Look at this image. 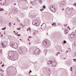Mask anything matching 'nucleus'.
I'll list each match as a JSON object with an SVG mask.
<instances>
[{
    "label": "nucleus",
    "mask_w": 76,
    "mask_h": 76,
    "mask_svg": "<svg viewBox=\"0 0 76 76\" xmlns=\"http://www.w3.org/2000/svg\"><path fill=\"white\" fill-rule=\"evenodd\" d=\"M43 44L46 47H49L50 45H51V42L49 40H45L43 42Z\"/></svg>",
    "instance_id": "f257e3e1"
},
{
    "label": "nucleus",
    "mask_w": 76,
    "mask_h": 76,
    "mask_svg": "<svg viewBox=\"0 0 76 76\" xmlns=\"http://www.w3.org/2000/svg\"><path fill=\"white\" fill-rule=\"evenodd\" d=\"M10 45L14 48L16 49L18 48V45L16 43H14L13 42H11L10 43Z\"/></svg>",
    "instance_id": "f03ea898"
},
{
    "label": "nucleus",
    "mask_w": 76,
    "mask_h": 76,
    "mask_svg": "<svg viewBox=\"0 0 76 76\" xmlns=\"http://www.w3.org/2000/svg\"><path fill=\"white\" fill-rule=\"evenodd\" d=\"M48 64L49 66H53V67H56V62H53L52 61H48Z\"/></svg>",
    "instance_id": "7ed1b4c3"
},
{
    "label": "nucleus",
    "mask_w": 76,
    "mask_h": 76,
    "mask_svg": "<svg viewBox=\"0 0 76 76\" xmlns=\"http://www.w3.org/2000/svg\"><path fill=\"white\" fill-rule=\"evenodd\" d=\"M40 52L41 50L39 49H37L34 51V54L36 55H37L40 53Z\"/></svg>",
    "instance_id": "20e7f679"
},
{
    "label": "nucleus",
    "mask_w": 76,
    "mask_h": 76,
    "mask_svg": "<svg viewBox=\"0 0 76 76\" xmlns=\"http://www.w3.org/2000/svg\"><path fill=\"white\" fill-rule=\"evenodd\" d=\"M58 4L60 7H64V4L63 1H61L60 2H58Z\"/></svg>",
    "instance_id": "39448f33"
},
{
    "label": "nucleus",
    "mask_w": 76,
    "mask_h": 76,
    "mask_svg": "<svg viewBox=\"0 0 76 76\" xmlns=\"http://www.w3.org/2000/svg\"><path fill=\"white\" fill-rule=\"evenodd\" d=\"M37 20H34L33 22V23H32L33 25H35L36 26H38V24H37Z\"/></svg>",
    "instance_id": "423d86ee"
},
{
    "label": "nucleus",
    "mask_w": 76,
    "mask_h": 76,
    "mask_svg": "<svg viewBox=\"0 0 76 76\" xmlns=\"http://www.w3.org/2000/svg\"><path fill=\"white\" fill-rule=\"evenodd\" d=\"M50 10L52 12H55V11H54V10H55V8L54 7L53 8V6L52 5L50 6Z\"/></svg>",
    "instance_id": "0eeeda50"
},
{
    "label": "nucleus",
    "mask_w": 76,
    "mask_h": 76,
    "mask_svg": "<svg viewBox=\"0 0 76 76\" xmlns=\"http://www.w3.org/2000/svg\"><path fill=\"white\" fill-rule=\"evenodd\" d=\"M0 47L1 48H4V47H6V46L3 44V42H2L0 45Z\"/></svg>",
    "instance_id": "6e6552de"
},
{
    "label": "nucleus",
    "mask_w": 76,
    "mask_h": 76,
    "mask_svg": "<svg viewBox=\"0 0 76 76\" xmlns=\"http://www.w3.org/2000/svg\"><path fill=\"white\" fill-rule=\"evenodd\" d=\"M66 11L67 14L68 15H69L70 14V10H69V9H68V8H66Z\"/></svg>",
    "instance_id": "1a4fd4ad"
},
{
    "label": "nucleus",
    "mask_w": 76,
    "mask_h": 76,
    "mask_svg": "<svg viewBox=\"0 0 76 76\" xmlns=\"http://www.w3.org/2000/svg\"><path fill=\"white\" fill-rule=\"evenodd\" d=\"M64 33L65 34H66L68 33V32H69V31L68 30H67V28H65L64 29Z\"/></svg>",
    "instance_id": "9d476101"
},
{
    "label": "nucleus",
    "mask_w": 76,
    "mask_h": 76,
    "mask_svg": "<svg viewBox=\"0 0 76 76\" xmlns=\"http://www.w3.org/2000/svg\"><path fill=\"white\" fill-rule=\"evenodd\" d=\"M72 35V37L73 38H75L76 36V34L74 32H72L71 34Z\"/></svg>",
    "instance_id": "9b49d317"
},
{
    "label": "nucleus",
    "mask_w": 76,
    "mask_h": 76,
    "mask_svg": "<svg viewBox=\"0 0 76 76\" xmlns=\"http://www.w3.org/2000/svg\"><path fill=\"white\" fill-rule=\"evenodd\" d=\"M5 3H6V2H5V1H2L1 2L0 1V4H1L2 6H4V4H5Z\"/></svg>",
    "instance_id": "f8f14e48"
},
{
    "label": "nucleus",
    "mask_w": 76,
    "mask_h": 76,
    "mask_svg": "<svg viewBox=\"0 0 76 76\" xmlns=\"http://www.w3.org/2000/svg\"><path fill=\"white\" fill-rule=\"evenodd\" d=\"M43 52L45 53V54H46L47 53V50L46 49H45L44 50Z\"/></svg>",
    "instance_id": "ddd939ff"
},
{
    "label": "nucleus",
    "mask_w": 76,
    "mask_h": 76,
    "mask_svg": "<svg viewBox=\"0 0 76 76\" xmlns=\"http://www.w3.org/2000/svg\"><path fill=\"white\" fill-rule=\"evenodd\" d=\"M38 1H39V3L40 4H42V0H39Z\"/></svg>",
    "instance_id": "4468645a"
},
{
    "label": "nucleus",
    "mask_w": 76,
    "mask_h": 76,
    "mask_svg": "<svg viewBox=\"0 0 76 76\" xmlns=\"http://www.w3.org/2000/svg\"><path fill=\"white\" fill-rule=\"evenodd\" d=\"M20 26H21V28H23V27H24L23 26L21 23L20 24Z\"/></svg>",
    "instance_id": "2eb2a0df"
},
{
    "label": "nucleus",
    "mask_w": 76,
    "mask_h": 76,
    "mask_svg": "<svg viewBox=\"0 0 76 76\" xmlns=\"http://www.w3.org/2000/svg\"><path fill=\"white\" fill-rule=\"evenodd\" d=\"M56 24V23H53L52 24V26H54V25H55Z\"/></svg>",
    "instance_id": "dca6fc26"
},
{
    "label": "nucleus",
    "mask_w": 76,
    "mask_h": 76,
    "mask_svg": "<svg viewBox=\"0 0 76 76\" xmlns=\"http://www.w3.org/2000/svg\"><path fill=\"white\" fill-rule=\"evenodd\" d=\"M4 9H2L1 8H0V11H4Z\"/></svg>",
    "instance_id": "f3484780"
},
{
    "label": "nucleus",
    "mask_w": 76,
    "mask_h": 76,
    "mask_svg": "<svg viewBox=\"0 0 76 76\" xmlns=\"http://www.w3.org/2000/svg\"><path fill=\"white\" fill-rule=\"evenodd\" d=\"M4 72V71L2 70V69H1V68H0V72Z\"/></svg>",
    "instance_id": "a211bd4d"
},
{
    "label": "nucleus",
    "mask_w": 76,
    "mask_h": 76,
    "mask_svg": "<svg viewBox=\"0 0 76 76\" xmlns=\"http://www.w3.org/2000/svg\"><path fill=\"white\" fill-rule=\"evenodd\" d=\"M6 27H5L4 28H2V30H5L6 29Z\"/></svg>",
    "instance_id": "6ab92c4d"
},
{
    "label": "nucleus",
    "mask_w": 76,
    "mask_h": 76,
    "mask_svg": "<svg viewBox=\"0 0 76 76\" xmlns=\"http://www.w3.org/2000/svg\"><path fill=\"white\" fill-rule=\"evenodd\" d=\"M11 23L10 22L9 23V26H10H10H11Z\"/></svg>",
    "instance_id": "aec40b11"
},
{
    "label": "nucleus",
    "mask_w": 76,
    "mask_h": 76,
    "mask_svg": "<svg viewBox=\"0 0 76 76\" xmlns=\"http://www.w3.org/2000/svg\"><path fill=\"white\" fill-rule=\"evenodd\" d=\"M37 35V33L35 32L33 34V35Z\"/></svg>",
    "instance_id": "412c9836"
},
{
    "label": "nucleus",
    "mask_w": 76,
    "mask_h": 76,
    "mask_svg": "<svg viewBox=\"0 0 76 76\" xmlns=\"http://www.w3.org/2000/svg\"><path fill=\"white\" fill-rule=\"evenodd\" d=\"M68 51H71V49H70V48H69L68 49Z\"/></svg>",
    "instance_id": "4be33fe9"
},
{
    "label": "nucleus",
    "mask_w": 76,
    "mask_h": 76,
    "mask_svg": "<svg viewBox=\"0 0 76 76\" xmlns=\"http://www.w3.org/2000/svg\"><path fill=\"white\" fill-rule=\"evenodd\" d=\"M35 31V32H36V34L37 33H38V32H39V31Z\"/></svg>",
    "instance_id": "5701e85b"
},
{
    "label": "nucleus",
    "mask_w": 76,
    "mask_h": 76,
    "mask_svg": "<svg viewBox=\"0 0 76 76\" xmlns=\"http://www.w3.org/2000/svg\"><path fill=\"white\" fill-rule=\"evenodd\" d=\"M43 9H45V6L44 5L43 6Z\"/></svg>",
    "instance_id": "b1692460"
},
{
    "label": "nucleus",
    "mask_w": 76,
    "mask_h": 76,
    "mask_svg": "<svg viewBox=\"0 0 76 76\" xmlns=\"http://www.w3.org/2000/svg\"><path fill=\"white\" fill-rule=\"evenodd\" d=\"M58 54H60V52L57 53L56 54V56H58Z\"/></svg>",
    "instance_id": "393cba45"
},
{
    "label": "nucleus",
    "mask_w": 76,
    "mask_h": 76,
    "mask_svg": "<svg viewBox=\"0 0 76 76\" xmlns=\"http://www.w3.org/2000/svg\"><path fill=\"white\" fill-rule=\"evenodd\" d=\"M76 59H73V60L75 61V62H76Z\"/></svg>",
    "instance_id": "a878e982"
},
{
    "label": "nucleus",
    "mask_w": 76,
    "mask_h": 76,
    "mask_svg": "<svg viewBox=\"0 0 76 76\" xmlns=\"http://www.w3.org/2000/svg\"><path fill=\"white\" fill-rule=\"evenodd\" d=\"M64 44H66V41L64 40Z\"/></svg>",
    "instance_id": "bb28decb"
},
{
    "label": "nucleus",
    "mask_w": 76,
    "mask_h": 76,
    "mask_svg": "<svg viewBox=\"0 0 76 76\" xmlns=\"http://www.w3.org/2000/svg\"><path fill=\"white\" fill-rule=\"evenodd\" d=\"M74 45L76 46V42H75L74 43Z\"/></svg>",
    "instance_id": "cd10ccee"
},
{
    "label": "nucleus",
    "mask_w": 76,
    "mask_h": 76,
    "mask_svg": "<svg viewBox=\"0 0 76 76\" xmlns=\"http://www.w3.org/2000/svg\"><path fill=\"white\" fill-rule=\"evenodd\" d=\"M44 29H45V28H46V25H45L44 27L43 28Z\"/></svg>",
    "instance_id": "c85d7f7f"
},
{
    "label": "nucleus",
    "mask_w": 76,
    "mask_h": 76,
    "mask_svg": "<svg viewBox=\"0 0 76 76\" xmlns=\"http://www.w3.org/2000/svg\"><path fill=\"white\" fill-rule=\"evenodd\" d=\"M17 21L18 22H20V20L19 19H17Z\"/></svg>",
    "instance_id": "c756f323"
},
{
    "label": "nucleus",
    "mask_w": 76,
    "mask_h": 76,
    "mask_svg": "<svg viewBox=\"0 0 76 76\" xmlns=\"http://www.w3.org/2000/svg\"><path fill=\"white\" fill-rule=\"evenodd\" d=\"M17 36H18V37H19L21 35L20 34H17Z\"/></svg>",
    "instance_id": "7c9ffc66"
},
{
    "label": "nucleus",
    "mask_w": 76,
    "mask_h": 76,
    "mask_svg": "<svg viewBox=\"0 0 76 76\" xmlns=\"http://www.w3.org/2000/svg\"><path fill=\"white\" fill-rule=\"evenodd\" d=\"M76 3H75V4H73V6H75L76 7Z\"/></svg>",
    "instance_id": "2f4dec72"
},
{
    "label": "nucleus",
    "mask_w": 76,
    "mask_h": 76,
    "mask_svg": "<svg viewBox=\"0 0 76 76\" xmlns=\"http://www.w3.org/2000/svg\"><path fill=\"white\" fill-rule=\"evenodd\" d=\"M17 29L18 30H20V28H17Z\"/></svg>",
    "instance_id": "473e14b6"
},
{
    "label": "nucleus",
    "mask_w": 76,
    "mask_h": 76,
    "mask_svg": "<svg viewBox=\"0 0 76 76\" xmlns=\"http://www.w3.org/2000/svg\"><path fill=\"white\" fill-rule=\"evenodd\" d=\"M3 34H1V37H3Z\"/></svg>",
    "instance_id": "72a5a7b5"
},
{
    "label": "nucleus",
    "mask_w": 76,
    "mask_h": 76,
    "mask_svg": "<svg viewBox=\"0 0 76 76\" xmlns=\"http://www.w3.org/2000/svg\"><path fill=\"white\" fill-rule=\"evenodd\" d=\"M4 64H3L1 65L2 67H4Z\"/></svg>",
    "instance_id": "f704fd0d"
},
{
    "label": "nucleus",
    "mask_w": 76,
    "mask_h": 76,
    "mask_svg": "<svg viewBox=\"0 0 76 76\" xmlns=\"http://www.w3.org/2000/svg\"><path fill=\"white\" fill-rule=\"evenodd\" d=\"M0 53H1H1H2V50H1Z\"/></svg>",
    "instance_id": "c9c22d12"
},
{
    "label": "nucleus",
    "mask_w": 76,
    "mask_h": 76,
    "mask_svg": "<svg viewBox=\"0 0 76 76\" xmlns=\"http://www.w3.org/2000/svg\"><path fill=\"white\" fill-rule=\"evenodd\" d=\"M18 2H20V1H19V0H18Z\"/></svg>",
    "instance_id": "e433bc0d"
},
{
    "label": "nucleus",
    "mask_w": 76,
    "mask_h": 76,
    "mask_svg": "<svg viewBox=\"0 0 76 76\" xmlns=\"http://www.w3.org/2000/svg\"><path fill=\"white\" fill-rule=\"evenodd\" d=\"M31 72H32V71H31V70H30V73H31Z\"/></svg>",
    "instance_id": "4c0bfd02"
},
{
    "label": "nucleus",
    "mask_w": 76,
    "mask_h": 76,
    "mask_svg": "<svg viewBox=\"0 0 76 76\" xmlns=\"http://www.w3.org/2000/svg\"><path fill=\"white\" fill-rule=\"evenodd\" d=\"M31 3H32V5H34V4H32V3H33V2H31Z\"/></svg>",
    "instance_id": "58836bf2"
},
{
    "label": "nucleus",
    "mask_w": 76,
    "mask_h": 76,
    "mask_svg": "<svg viewBox=\"0 0 76 76\" xmlns=\"http://www.w3.org/2000/svg\"><path fill=\"white\" fill-rule=\"evenodd\" d=\"M13 32L14 33H16V31H13Z\"/></svg>",
    "instance_id": "ea45409f"
},
{
    "label": "nucleus",
    "mask_w": 76,
    "mask_h": 76,
    "mask_svg": "<svg viewBox=\"0 0 76 76\" xmlns=\"http://www.w3.org/2000/svg\"><path fill=\"white\" fill-rule=\"evenodd\" d=\"M28 44H29V45H31V43H30V42H29L28 43Z\"/></svg>",
    "instance_id": "a19ab883"
},
{
    "label": "nucleus",
    "mask_w": 76,
    "mask_h": 76,
    "mask_svg": "<svg viewBox=\"0 0 76 76\" xmlns=\"http://www.w3.org/2000/svg\"><path fill=\"white\" fill-rule=\"evenodd\" d=\"M23 1H27V0H23Z\"/></svg>",
    "instance_id": "79ce46f5"
},
{
    "label": "nucleus",
    "mask_w": 76,
    "mask_h": 76,
    "mask_svg": "<svg viewBox=\"0 0 76 76\" xmlns=\"http://www.w3.org/2000/svg\"><path fill=\"white\" fill-rule=\"evenodd\" d=\"M40 10L41 11V12H42V10L40 9Z\"/></svg>",
    "instance_id": "37998d69"
},
{
    "label": "nucleus",
    "mask_w": 76,
    "mask_h": 76,
    "mask_svg": "<svg viewBox=\"0 0 76 76\" xmlns=\"http://www.w3.org/2000/svg\"><path fill=\"white\" fill-rule=\"evenodd\" d=\"M72 76H76V75H74V76L72 75Z\"/></svg>",
    "instance_id": "c03bdc74"
},
{
    "label": "nucleus",
    "mask_w": 76,
    "mask_h": 76,
    "mask_svg": "<svg viewBox=\"0 0 76 76\" xmlns=\"http://www.w3.org/2000/svg\"><path fill=\"white\" fill-rule=\"evenodd\" d=\"M71 69H72L73 68H72V67H71Z\"/></svg>",
    "instance_id": "a18cd8bd"
},
{
    "label": "nucleus",
    "mask_w": 76,
    "mask_h": 76,
    "mask_svg": "<svg viewBox=\"0 0 76 76\" xmlns=\"http://www.w3.org/2000/svg\"><path fill=\"white\" fill-rule=\"evenodd\" d=\"M29 38H31V36H29Z\"/></svg>",
    "instance_id": "49530a36"
},
{
    "label": "nucleus",
    "mask_w": 76,
    "mask_h": 76,
    "mask_svg": "<svg viewBox=\"0 0 76 76\" xmlns=\"http://www.w3.org/2000/svg\"><path fill=\"white\" fill-rule=\"evenodd\" d=\"M13 25H15V23H14L13 24Z\"/></svg>",
    "instance_id": "de8ad7c7"
},
{
    "label": "nucleus",
    "mask_w": 76,
    "mask_h": 76,
    "mask_svg": "<svg viewBox=\"0 0 76 76\" xmlns=\"http://www.w3.org/2000/svg\"><path fill=\"white\" fill-rule=\"evenodd\" d=\"M28 30H29V29H27V31H28Z\"/></svg>",
    "instance_id": "09e8293b"
},
{
    "label": "nucleus",
    "mask_w": 76,
    "mask_h": 76,
    "mask_svg": "<svg viewBox=\"0 0 76 76\" xmlns=\"http://www.w3.org/2000/svg\"><path fill=\"white\" fill-rule=\"evenodd\" d=\"M2 64V61H1V63H0L1 64Z\"/></svg>",
    "instance_id": "8fccbe9b"
},
{
    "label": "nucleus",
    "mask_w": 76,
    "mask_h": 76,
    "mask_svg": "<svg viewBox=\"0 0 76 76\" xmlns=\"http://www.w3.org/2000/svg\"><path fill=\"white\" fill-rule=\"evenodd\" d=\"M16 4H14V5H16Z\"/></svg>",
    "instance_id": "3c124183"
},
{
    "label": "nucleus",
    "mask_w": 76,
    "mask_h": 76,
    "mask_svg": "<svg viewBox=\"0 0 76 76\" xmlns=\"http://www.w3.org/2000/svg\"><path fill=\"white\" fill-rule=\"evenodd\" d=\"M62 10H64V8H63L62 9Z\"/></svg>",
    "instance_id": "603ef678"
},
{
    "label": "nucleus",
    "mask_w": 76,
    "mask_h": 76,
    "mask_svg": "<svg viewBox=\"0 0 76 76\" xmlns=\"http://www.w3.org/2000/svg\"><path fill=\"white\" fill-rule=\"evenodd\" d=\"M28 40L29 41H30L29 39V38H28Z\"/></svg>",
    "instance_id": "864d4df0"
},
{
    "label": "nucleus",
    "mask_w": 76,
    "mask_h": 76,
    "mask_svg": "<svg viewBox=\"0 0 76 76\" xmlns=\"http://www.w3.org/2000/svg\"><path fill=\"white\" fill-rule=\"evenodd\" d=\"M42 10H44V9H42Z\"/></svg>",
    "instance_id": "5fc2aeb1"
},
{
    "label": "nucleus",
    "mask_w": 76,
    "mask_h": 76,
    "mask_svg": "<svg viewBox=\"0 0 76 76\" xmlns=\"http://www.w3.org/2000/svg\"><path fill=\"white\" fill-rule=\"evenodd\" d=\"M68 28H69V26H68Z\"/></svg>",
    "instance_id": "6e6d98bb"
},
{
    "label": "nucleus",
    "mask_w": 76,
    "mask_h": 76,
    "mask_svg": "<svg viewBox=\"0 0 76 76\" xmlns=\"http://www.w3.org/2000/svg\"><path fill=\"white\" fill-rule=\"evenodd\" d=\"M20 41H22V39H20Z\"/></svg>",
    "instance_id": "4d7b16f0"
},
{
    "label": "nucleus",
    "mask_w": 76,
    "mask_h": 76,
    "mask_svg": "<svg viewBox=\"0 0 76 76\" xmlns=\"http://www.w3.org/2000/svg\"><path fill=\"white\" fill-rule=\"evenodd\" d=\"M66 52L67 53H68V51H66Z\"/></svg>",
    "instance_id": "13d9d810"
},
{
    "label": "nucleus",
    "mask_w": 76,
    "mask_h": 76,
    "mask_svg": "<svg viewBox=\"0 0 76 76\" xmlns=\"http://www.w3.org/2000/svg\"><path fill=\"white\" fill-rule=\"evenodd\" d=\"M16 34H18V32L16 33Z\"/></svg>",
    "instance_id": "bf43d9fd"
},
{
    "label": "nucleus",
    "mask_w": 76,
    "mask_h": 76,
    "mask_svg": "<svg viewBox=\"0 0 76 76\" xmlns=\"http://www.w3.org/2000/svg\"><path fill=\"white\" fill-rule=\"evenodd\" d=\"M29 29L30 31H31V29Z\"/></svg>",
    "instance_id": "052dcab7"
},
{
    "label": "nucleus",
    "mask_w": 76,
    "mask_h": 76,
    "mask_svg": "<svg viewBox=\"0 0 76 76\" xmlns=\"http://www.w3.org/2000/svg\"><path fill=\"white\" fill-rule=\"evenodd\" d=\"M47 35H48V33H47Z\"/></svg>",
    "instance_id": "680f3d73"
},
{
    "label": "nucleus",
    "mask_w": 76,
    "mask_h": 76,
    "mask_svg": "<svg viewBox=\"0 0 76 76\" xmlns=\"http://www.w3.org/2000/svg\"><path fill=\"white\" fill-rule=\"evenodd\" d=\"M69 30H70V28H69Z\"/></svg>",
    "instance_id": "e2e57ef3"
},
{
    "label": "nucleus",
    "mask_w": 76,
    "mask_h": 76,
    "mask_svg": "<svg viewBox=\"0 0 76 76\" xmlns=\"http://www.w3.org/2000/svg\"><path fill=\"white\" fill-rule=\"evenodd\" d=\"M64 26H66V25H64Z\"/></svg>",
    "instance_id": "0e129e2a"
},
{
    "label": "nucleus",
    "mask_w": 76,
    "mask_h": 76,
    "mask_svg": "<svg viewBox=\"0 0 76 76\" xmlns=\"http://www.w3.org/2000/svg\"><path fill=\"white\" fill-rule=\"evenodd\" d=\"M1 34V32H0V34Z\"/></svg>",
    "instance_id": "69168bd1"
},
{
    "label": "nucleus",
    "mask_w": 76,
    "mask_h": 76,
    "mask_svg": "<svg viewBox=\"0 0 76 76\" xmlns=\"http://www.w3.org/2000/svg\"><path fill=\"white\" fill-rule=\"evenodd\" d=\"M65 58H64V59H65Z\"/></svg>",
    "instance_id": "338daca9"
},
{
    "label": "nucleus",
    "mask_w": 76,
    "mask_h": 76,
    "mask_svg": "<svg viewBox=\"0 0 76 76\" xmlns=\"http://www.w3.org/2000/svg\"><path fill=\"white\" fill-rule=\"evenodd\" d=\"M42 26V25L41 26Z\"/></svg>",
    "instance_id": "774afa93"
}]
</instances>
